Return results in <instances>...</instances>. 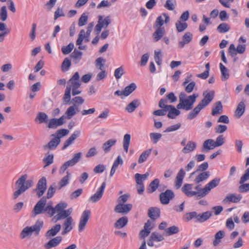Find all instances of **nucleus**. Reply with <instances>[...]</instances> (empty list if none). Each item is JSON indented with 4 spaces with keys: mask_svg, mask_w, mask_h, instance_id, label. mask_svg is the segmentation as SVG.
Returning <instances> with one entry per match:
<instances>
[{
    "mask_svg": "<svg viewBox=\"0 0 249 249\" xmlns=\"http://www.w3.org/2000/svg\"><path fill=\"white\" fill-rule=\"evenodd\" d=\"M214 91H205L203 93L204 98L187 115V119L191 120L195 118L199 113L200 111L207 107L213 100L214 97Z\"/></svg>",
    "mask_w": 249,
    "mask_h": 249,
    "instance_id": "f257e3e1",
    "label": "nucleus"
},
{
    "mask_svg": "<svg viewBox=\"0 0 249 249\" xmlns=\"http://www.w3.org/2000/svg\"><path fill=\"white\" fill-rule=\"evenodd\" d=\"M28 176L26 174L21 176L16 181V184L18 189L14 193V199L17 198L19 195L25 192L33 185L32 180H26Z\"/></svg>",
    "mask_w": 249,
    "mask_h": 249,
    "instance_id": "f03ea898",
    "label": "nucleus"
},
{
    "mask_svg": "<svg viewBox=\"0 0 249 249\" xmlns=\"http://www.w3.org/2000/svg\"><path fill=\"white\" fill-rule=\"evenodd\" d=\"M198 97V94H193L187 97L182 102L179 103L177 106L178 109H182L185 110H190L193 107V105L196 101V99Z\"/></svg>",
    "mask_w": 249,
    "mask_h": 249,
    "instance_id": "7ed1b4c3",
    "label": "nucleus"
},
{
    "mask_svg": "<svg viewBox=\"0 0 249 249\" xmlns=\"http://www.w3.org/2000/svg\"><path fill=\"white\" fill-rule=\"evenodd\" d=\"M94 26V22H92L89 24L87 27V30L85 35V32L84 29L80 31L78 37L76 41L77 45H80L82 44L83 40L85 39V41L87 42L89 40V36L92 31V28Z\"/></svg>",
    "mask_w": 249,
    "mask_h": 249,
    "instance_id": "20e7f679",
    "label": "nucleus"
},
{
    "mask_svg": "<svg viewBox=\"0 0 249 249\" xmlns=\"http://www.w3.org/2000/svg\"><path fill=\"white\" fill-rule=\"evenodd\" d=\"M249 180V168L246 170L244 174L241 177L239 180L240 185L238 188L240 193H245L249 191V183H244Z\"/></svg>",
    "mask_w": 249,
    "mask_h": 249,
    "instance_id": "39448f33",
    "label": "nucleus"
},
{
    "mask_svg": "<svg viewBox=\"0 0 249 249\" xmlns=\"http://www.w3.org/2000/svg\"><path fill=\"white\" fill-rule=\"evenodd\" d=\"M175 194L172 190L167 189L160 194V202L163 205H167L169 203L170 200L175 197Z\"/></svg>",
    "mask_w": 249,
    "mask_h": 249,
    "instance_id": "423d86ee",
    "label": "nucleus"
},
{
    "mask_svg": "<svg viewBox=\"0 0 249 249\" xmlns=\"http://www.w3.org/2000/svg\"><path fill=\"white\" fill-rule=\"evenodd\" d=\"M46 202V198L44 196L36 203L32 211L33 217H35L36 215L42 213L43 211H44Z\"/></svg>",
    "mask_w": 249,
    "mask_h": 249,
    "instance_id": "0eeeda50",
    "label": "nucleus"
},
{
    "mask_svg": "<svg viewBox=\"0 0 249 249\" xmlns=\"http://www.w3.org/2000/svg\"><path fill=\"white\" fill-rule=\"evenodd\" d=\"M47 189V181L45 177H42L38 181L36 191L38 197L43 196Z\"/></svg>",
    "mask_w": 249,
    "mask_h": 249,
    "instance_id": "6e6552de",
    "label": "nucleus"
},
{
    "mask_svg": "<svg viewBox=\"0 0 249 249\" xmlns=\"http://www.w3.org/2000/svg\"><path fill=\"white\" fill-rule=\"evenodd\" d=\"M220 182V179L215 178L208 183L203 188V192L201 194V196H206L211 190V189L217 187Z\"/></svg>",
    "mask_w": 249,
    "mask_h": 249,
    "instance_id": "1a4fd4ad",
    "label": "nucleus"
},
{
    "mask_svg": "<svg viewBox=\"0 0 249 249\" xmlns=\"http://www.w3.org/2000/svg\"><path fill=\"white\" fill-rule=\"evenodd\" d=\"M81 85L79 74L78 72H76L68 81L67 86H69L70 89H71L73 88L78 89Z\"/></svg>",
    "mask_w": 249,
    "mask_h": 249,
    "instance_id": "9d476101",
    "label": "nucleus"
},
{
    "mask_svg": "<svg viewBox=\"0 0 249 249\" xmlns=\"http://www.w3.org/2000/svg\"><path fill=\"white\" fill-rule=\"evenodd\" d=\"M90 214V211L89 210H86L83 212L81 216L78 225V231L79 232L82 231L84 229L89 219Z\"/></svg>",
    "mask_w": 249,
    "mask_h": 249,
    "instance_id": "9b49d317",
    "label": "nucleus"
},
{
    "mask_svg": "<svg viewBox=\"0 0 249 249\" xmlns=\"http://www.w3.org/2000/svg\"><path fill=\"white\" fill-rule=\"evenodd\" d=\"M106 183L103 182L101 186L98 189L97 192L89 198V201L92 203L98 201L102 197L106 187Z\"/></svg>",
    "mask_w": 249,
    "mask_h": 249,
    "instance_id": "f8f14e48",
    "label": "nucleus"
},
{
    "mask_svg": "<svg viewBox=\"0 0 249 249\" xmlns=\"http://www.w3.org/2000/svg\"><path fill=\"white\" fill-rule=\"evenodd\" d=\"M66 119L65 115H62L59 119L53 118L49 120L48 127L49 128H56L58 126L62 125L64 123V120Z\"/></svg>",
    "mask_w": 249,
    "mask_h": 249,
    "instance_id": "ddd939ff",
    "label": "nucleus"
},
{
    "mask_svg": "<svg viewBox=\"0 0 249 249\" xmlns=\"http://www.w3.org/2000/svg\"><path fill=\"white\" fill-rule=\"evenodd\" d=\"M242 196L241 195H238L235 194H230L226 196L225 198L222 200L223 204H227L230 203H238L242 199Z\"/></svg>",
    "mask_w": 249,
    "mask_h": 249,
    "instance_id": "4468645a",
    "label": "nucleus"
},
{
    "mask_svg": "<svg viewBox=\"0 0 249 249\" xmlns=\"http://www.w3.org/2000/svg\"><path fill=\"white\" fill-rule=\"evenodd\" d=\"M132 205L131 204H118L116 206L114 209L115 212L122 213H127L132 209Z\"/></svg>",
    "mask_w": 249,
    "mask_h": 249,
    "instance_id": "2eb2a0df",
    "label": "nucleus"
},
{
    "mask_svg": "<svg viewBox=\"0 0 249 249\" xmlns=\"http://www.w3.org/2000/svg\"><path fill=\"white\" fill-rule=\"evenodd\" d=\"M62 237L57 236L50 240L47 243L44 244V247L45 249H51L57 247L61 242Z\"/></svg>",
    "mask_w": 249,
    "mask_h": 249,
    "instance_id": "dca6fc26",
    "label": "nucleus"
},
{
    "mask_svg": "<svg viewBox=\"0 0 249 249\" xmlns=\"http://www.w3.org/2000/svg\"><path fill=\"white\" fill-rule=\"evenodd\" d=\"M214 148L215 147L214 144V140L209 139L203 142L201 151L202 152H208Z\"/></svg>",
    "mask_w": 249,
    "mask_h": 249,
    "instance_id": "f3484780",
    "label": "nucleus"
},
{
    "mask_svg": "<svg viewBox=\"0 0 249 249\" xmlns=\"http://www.w3.org/2000/svg\"><path fill=\"white\" fill-rule=\"evenodd\" d=\"M166 109L167 111H168L167 117L170 119H175L176 117L178 116L180 113V111L179 110V109L176 108L172 105L166 106Z\"/></svg>",
    "mask_w": 249,
    "mask_h": 249,
    "instance_id": "a211bd4d",
    "label": "nucleus"
},
{
    "mask_svg": "<svg viewBox=\"0 0 249 249\" xmlns=\"http://www.w3.org/2000/svg\"><path fill=\"white\" fill-rule=\"evenodd\" d=\"M185 175V172L184 169L181 168L178 173L175 179V186L177 189H179L181 186Z\"/></svg>",
    "mask_w": 249,
    "mask_h": 249,
    "instance_id": "6ab92c4d",
    "label": "nucleus"
},
{
    "mask_svg": "<svg viewBox=\"0 0 249 249\" xmlns=\"http://www.w3.org/2000/svg\"><path fill=\"white\" fill-rule=\"evenodd\" d=\"M61 228V226L60 224L55 225L45 233V237L47 239H50L52 237L55 236L60 231Z\"/></svg>",
    "mask_w": 249,
    "mask_h": 249,
    "instance_id": "aec40b11",
    "label": "nucleus"
},
{
    "mask_svg": "<svg viewBox=\"0 0 249 249\" xmlns=\"http://www.w3.org/2000/svg\"><path fill=\"white\" fill-rule=\"evenodd\" d=\"M60 142V140L58 138L54 137L46 145H43V147L44 150L50 149L51 150H54Z\"/></svg>",
    "mask_w": 249,
    "mask_h": 249,
    "instance_id": "412c9836",
    "label": "nucleus"
},
{
    "mask_svg": "<svg viewBox=\"0 0 249 249\" xmlns=\"http://www.w3.org/2000/svg\"><path fill=\"white\" fill-rule=\"evenodd\" d=\"M72 221L73 219L71 217H69L66 219V220L64 221V223L63 224L64 230L61 232L62 235L66 234L72 230V226H71V224Z\"/></svg>",
    "mask_w": 249,
    "mask_h": 249,
    "instance_id": "4be33fe9",
    "label": "nucleus"
},
{
    "mask_svg": "<svg viewBox=\"0 0 249 249\" xmlns=\"http://www.w3.org/2000/svg\"><path fill=\"white\" fill-rule=\"evenodd\" d=\"M117 142L116 139H111L107 140L102 145V149L105 153H107L111 150L112 146H114Z\"/></svg>",
    "mask_w": 249,
    "mask_h": 249,
    "instance_id": "5701e85b",
    "label": "nucleus"
},
{
    "mask_svg": "<svg viewBox=\"0 0 249 249\" xmlns=\"http://www.w3.org/2000/svg\"><path fill=\"white\" fill-rule=\"evenodd\" d=\"M193 38V34L190 32H186L182 36V40L178 43V46L180 48L184 47L186 44L190 43Z\"/></svg>",
    "mask_w": 249,
    "mask_h": 249,
    "instance_id": "b1692460",
    "label": "nucleus"
},
{
    "mask_svg": "<svg viewBox=\"0 0 249 249\" xmlns=\"http://www.w3.org/2000/svg\"><path fill=\"white\" fill-rule=\"evenodd\" d=\"M192 184L186 183L182 187L181 190L188 197H192L196 195V191H192Z\"/></svg>",
    "mask_w": 249,
    "mask_h": 249,
    "instance_id": "393cba45",
    "label": "nucleus"
},
{
    "mask_svg": "<svg viewBox=\"0 0 249 249\" xmlns=\"http://www.w3.org/2000/svg\"><path fill=\"white\" fill-rule=\"evenodd\" d=\"M196 143L192 141H189L185 147L182 149V152L184 154H187L193 152L196 148Z\"/></svg>",
    "mask_w": 249,
    "mask_h": 249,
    "instance_id": "a878e982",
    "label": "nucleus"
},
{
    "mask_svg": "<svg viewBox=\"0 0 249 249\" xmlns=\"http://www.w3.org/2000/svg\"><path fill=\"white\" fill-rule=\"evenodd\" d=\"M148 215L151 219L155 220L160 216V210L156 207H151L148 210Z\"/></svg>",
    "mask_w": 249,
    "mask_h": 249,
    "instance_id": "bb28decb",
    "label": "nucleus"
},
{
    "mask_svg": "<svg viewBox=\"0 0 249 249\" xmlns=\"http://www.w3.org/2000/svg\"><path fill=\"white\" fill-rule=\"evenodd\" d=\"M76 110L79 111L78 108L76 107L75 105L70 107L66 110L64 115L66 116V119H71L74 115L76 114Z\"/></svg>",
    "mask_w": 249,
    "mask_h": 249,
    "instance_id": "cd10ccee",
    "label": "nucleus"
},
{
    "mask_svg": "<svg viewBox=\"0 0 249 249\" xmlns=\"http://www.w3.org/2000/svg\"><path fill=\"white\" fill-rule=\"evenodd\" d=\"M81 155L82 154L81 152H78L74 154L72 159L65 162L67 166L68 167H71L75 165L80 160V159L81 157Z\"/></svg>",
    "mask_w": 249,
    "mask_h": 249,
    "instance_id": "c85d7f7f",
    "label": "nucleus"
},
{
    "mask_svg": "<svg viewBox=\"0 0 249 249\" xmlns=\"http://www.w3.org/2000/svg\"><path fill=\"white\" fill-rule=\"evenodd\" d=\"M210 173L208 171L202 172L196 177L194 181L196 183L198 184L207 179L210 177Z\"/></svg>",
    "mask_w": 249,
    "mask_h": 249,
    "instance_id": "c756f323",
    "label": "nucleus"
},
{
    "mask_svg": "<svg viewBox=\"0 0 249 249\" xmlns=\"http://www.w3.org/2000/svg\"><path fill=\"white\" fill-rule=\"evenodd\" d=\"M140 105L138 100L135 99L129 103L125 108V110L129 113L133 112Z\"/></svg>",
    "mask_w": 249,
    "mask_h": 249,
    "instance_id": "7c9ffc66",
    "label": "nucleus"
},
{
    "mask_svg": "<svg viewBox=\"0 0 249 249\" xmlns=\"http://www.w3.org/2000/svg\"><path fill=\"white\" fill-rule=\"evenodd\" d=\"M35 121H38L39 124L47 123L49 121L48 116L45 112H39L37 113Z\"/></svg>",
    "mask_w": 249,
    "mask_h": 249,
    "instance_id": "2f4dec72",
    "label": "nucleus"
},
{
    "mask_svg": "<svg viewBox=\"0 0 249 249\" xmlns=\"http://www.w3.org/2000/svg\"><path fill=\"white\" fill-rule=\"evenodd\" d=\"M165 33L164 28H157L156 31L153 33V36L155 42L159 40Z\"/></svg>",
    "mask_w": 249,
    "mask_h": 249,
    "instance_id": "473e14b6",
    "label": "nucleus"
},
{
    "mask_svg": "<svg viewBox=\"0 0 249 249\" xmlns=\"http://www.w3.org/2000/svg\"><path fill=\"white\" fill-rule=\"evenodd\" d=\"M128 222V218L126 216H123L118 219L114 224V227L117 229H121L124 227Z\"/></svg>",
    "mask_w": 249,
    "mask_h": 249,
    "instance_id": "72a5a7b5",
    "label": "nucleus"
},
{
    "mask_svg": "<svg viewBox=\"0 0 249 249\" xmlns=\"http://www.w3.org/2000/svg\"><path fill=\"white\" fill-rule=\"evenodd\" d=\"M219 68L221 73L222 80L225 81L227 80L230 76L228 70L221 63L219 64Z\"/></svg>",
    "mask_w": 249,
    "mask_h": 249,
    "instance_id": "f704fd0d",
    "label": "nucleus"
},
{
    "mask_svg": "<svg viewBox=\"0 0 249 249\" xmlns=\"http://www.w3.org/2000/svg\"><path fill=\"white\" fill-rule=\"evenodd\" d=\"M223 112V107L220 101L215 103V107L212 109V115L216 116L222 113Z\"/></svg>",
    "mask_w": 249,
    "mask_h": 249,
    "instance_id": "c9c22d12",
    "label": "nucleus"
},
{
    "mask_svg": "<svg viewBox=\"0 0 249 249\" xmlns=\"http://www.w3.org/2000/svg\"><path fill=\"white\" fill-rule=\"evenodd\" d=\"M160 184V180L158 178L154 179L149 184V188L147 189L149 193L154 192L158 188Z\"/></svg>",
    "mask_w": 249,
    "mask_h": 249,
    "instance_id": "e433bc0d",
    "label": "nucleus"
},
{
    "mask_svg": "<svg viewBox=\"0 0 249 249\" xmlns=\"http://www.w3.org/2000/svg\"><path fill=\"white\" fill-rule=\"evenodd\" d=\"M131 136L129 134H126L123 138V148L126 153L128 152L129 146L130 143Z\"/></svg>",
    "mask_w": 249,
    "mask_h": 249,
    "instance_id": "4c0bfd02",
    "label": "nucleus"
},
{
    "mask_svg": "<svg viewBox=\"0 0 249 249\" xmlns=\"http://www.w3.org/2000/svg\"><path fill=\"white\" fill-rule=\"evenodd\" d=\"M245 109V105L243 102H240L236 108L235 115L237 118H240L244 113Z\"/></svg>",
    "mask_w": 249,
    "mask_h": 249,
    "instance_id": "58836bf2",
    "label": "nucleus"
},
{
    "mask_svg": "<svg viewBox=\"0 0 249 249\" xmlns=\"http://www.w3.org/2000/svg\"><path fill=\"white\" fill-rule=\"evenodd\" d=\"M43 225V222L41 220H37L32 226H31L33 232H35L36 235H38Z\"/></svg>",
    "mask_w": 249,
    "mask_h": 249,
    "instance_id": "ea45409f",
    "label": "nucleus"
},
{
    "mask_svg": "<svg viewBox=\"0 0 249 249\" xmlns=\"http://www.w3.org/2000/svg\"><path fill=\"white\" fill-rule=\"evenodd\" d=\"M225 236V232L223 231H218L214 236V240L213 241V245L214 247L217 246L221 242V239Z\"/></svg>",
    "mask_w": 249,
    "mask_h": 249,
    "instance_id": "a19ab883",
    "label": "nucleus"
},
{
    "mask_svg": "<svg viewBox=\"0 0 249 249\" xmlns=\"http://www.w3.org/2000/svg\"><path fill=\"white\" fill-rule=\"evenodd\" d=\"M136 85L132 83L129 85L126 86L123 90V93H124V96L126 97L129 95L134 90L136 89Z\"/></svg>",
    "mask_w": 249,
    "mask_h": 249,
    "instance_id": "79ce46f5",
    "label": "nucleus"
},
{
    "mask_svg": "<svg viewBox=\"0 0 249 249\" xmlns=\"http://www.w3.org/2000/svg\"><path fill=\"white\" fill-rule=\"evenodd\" d=\"M151 152L152 149H149L142 152L138 159V163L141 164L144 162L151 154Z\"/></svg>",
    "mask_w": 249,
    "mask_h": 249,
    "instance_id": "37998d69",
    "label": "nucleus"
},
{
    "mask_svg": "<svg viewBox=\"0 0 249 249\" xmlns=\"http://www.w3.org/2000/svg\"><path fill=\"white\" fill-rule=\"evenodd\" d=\"M212 215V212L207 211L198 214V222L202 223L207 220Z\"/></svg>",
    "mask_w": 249,
    "mask_h": 249,
    "instance_id": "c03bdc74",
    "label": "nucleus"
},
{
    "mask_svg": "<svg viewBox=\"0 0 249 249\" xmlns=\"http://www.w3.org/2000/svg\"><path fill=\"white\" fill-rule=\"evenodd\" d=\"M33 232L31 228L27 226L22 230L20 234V237L21 239H24L28 236H31Z\"/></svg>",
    "mask_w": 249,
    "mask_h": 249,
    "instance_id": "a18cd8bd",
    "label": "nucleus"
},
{
    "mask_svg": "<svg viewBox=\"0 0 249 249\" xmlns=\"http://www.w3.org/2000/svg\"><path fill=\"white\" fill-rule=\"evenodd\" d=\"M179 231V228L176 226H172L165 229V232L168 236H170L171 235L178 233Z\"/></svg>",
    "mask_w": 249,
    "mask_h": 249,
    "instance_id": "49530a36",
    "label": "nucleus"
},
{
    "mask_svg": "<svg viewBox=\"0 0 249 249\" xmlns=\"http://www.w3.org/2000/svg\"><path fill=\"white\" fill-rule=\"evenodd\" d=\"M70 174L67 172V176L64 177L59 182L58 190H60L62 187L67 185L69 183Z\"/></svg>",
    "mask_w": 249,
    "mask_h": 249,
    "instance_id": "de8ad7c7",
    "label": "nucleus"
},
{
    "mask_svg": "<svg viewBox=\"0 0 249 249\" xmlns=\"http://www.w3.org/2000/svg\"><path fill=\"white\" fill-rule=\"evenodd\" d=\"M230 29V26L226 23H222L220 24L217 28V30L220 33H226L228 32Z\"/></svg>",
    "mask_w": 249,
    "mask_h": 249,
    "instance_id": "09e8293b",
    "label": "nucleus"
},
{
    "mask_svg": "<svg viewBox=\"0 0 249 249\" xmlns=\"http://www.w3.org/2000/svg\"><path fill=\"white\" fill-rule=\"evenodd\" d=\"M69 133V130L66 129H61L56 131L54 135L55 138H58L59 140L63 137L68 135Z\"/></svg>",
    "mask_w": 249,
    "mask_h": 249,
    "instance_id": "8fccbe9b",
    "label": "nucleus"
},
{
    "mask_svg": "<svg viewBox=\"0 0 249 249\" xmlns=\"http://www.w3.org/2000/svg\"><path fill=\"white\" fill-rule=\"evenodd\" d=\"M68 218L67 215L66 214V212L64 211V210L59 212L57 213V214L55 215L53 218V220H54L55 222H56L57 221L63 219H67Z\"/></svg>",
    "mask_w": 249,
    "mask_h": 249,
    "instance_id": "3c124183",
    "label": "nucleus"
},
{
    "mask_svg": "<svg viewBox=\"0 0 249 249\" xmlns=\"http://www.w3.org/2000/svg\"><path fill=\"white\" fill-rule=\"evenodd\" d=\"M150 138L153 143L156 144L161 139L162 135L160 133H151Z\"/></svg>",
    "mask_w": 249,
    "mask_h": 249,
    "instance_id": "603ef678",
    "label": "nucleus"
},
{
    "mask_svg": "<svg viewBox=\"0 0 249 249\" xmlns=\"http://www.w3.org/2000/svg\"><path fill=\"white\" fill-rule=\"evenodd\" d=\"M73 43H70L66 46H63L61 48V51L64 54H68L72 51V50L73 49Z\"/></svg>",
    "mask_w": 249,
    "mask_h": 249,
    "instance_id": "864d4df0",
    "label": "nucleus"
},
{
    "mask_svg": "<svg viewBox=\"0 0 249 249\" xmlns=\"http://www.w3.org/2000/svg\"><path fill=\"white\" fill-rule=\"evenodd\" d=\"M98 18V21H101V24L103 25V27L105 28H107L111 22L110 18L109 16H107L104 19H103V17L99 16Z\"/></svg>",
    "mask_w": 249,
    "mask_h": 249,
    "instance_id": "5fc2aeb1",
    "label": "nucleus"
},
{
    "mask_svg": "<svg viewBox=\"0 0 249 249\" xmlns=\"http://www.w3.org/2000/svg\"><path fill=\"white\" fill-rule=\"evenodd\" d=\"M176 27L178 32H182L187 28L188 25L186 22L182 23L180 21H178L176 23Z\"/></svg>",
    "mask_w": 249,
    "mask_h": 249,
    "instance_id": "6e6d98bb",
    "label": "nucleus"
},
{
    "mask_svg": "<svg viewBox=\"0 0 249 249\" xmlns=\"http://www.w3.org/2000/svg\"><path fill=\"white\" fill-rule=\"evenodd\" d=\"M71 66V61L68 58H66L62 63L61 69L62 71H67Z\"/></svg>",
    "mask_w": 249,
    "mask_h": 249,
    "instance_id": "4d7b16f0",
    "label": "nucleus"
},
{
    "mask_svg": "<svg viewBox=\"0 0 249 249\" xmlns=\"http://www.w3.org/2000/svg\"><path fill=\"white\" fill-rule=\"evenodd\" d=\"M150 236L151 239L156 242H160L164 239L162 235L157 232H152Z\"/></svg>",
    "mask_w": 249,
    "mask_h": 249,
    "instance_id": "13d9d810",
    "label": "nucleus"
},
{
    "mask_svg": "<svg viewBox=\"0 0 249 249\" xmlns=\"http://www.w3.org/2000/svg\"><path fill=\"white\" fill-rule=\"evenodd\" d=\"M225 139L223 135H219L216 139L215 141H214L215 147H219L225 143Z\"/></svg>",
    "mask_w": 249,
    "mask_h": 249,
    "instance_id": "bf43d9fd",
    "label": "nucleus"
},
{
    "mask_svg": "<svg viewBox=\"0 0 249 249\" xmlns=\"http://www.w3.org/2000/svg\"><path fill=\"white\" fill-rule=\"evenodd\" d=\"M7 18V11L6 7L3 6L1 7L0 10V19L2 21H4Z\"/></svg>",
    "mask_w": 249,
    "mask_h": 249,
    "instance_id": "052dcab7",
    "label": "nucleus"
},
{
    "mask_svg": "<svg viewBox=\"0 0 249 249\" xmlns=\"http://www.w3.org/2000/svg\"><path fill=\"white\" fill-rule=\"evenodd\" d=\"M71 92V89L69 88V86H67L65 89V94L63 97L64 101L65 102L66 104L68 103L70 101Z\"/></svg>",
    "mask_w": 249,
    "mask_h": 249,
    "instance_id": "680f3d73",
    "label": "nucleus"
},
{
    "mask_svg": "<svg viewBox=\"0 0 249 249\" xmlns=\"http://www.w3.org/2000/svg\"><path fill=\"white\" fill-rule=\"evenodd\" d=\"M82 55V53L76 49H74V51L71 53V56L75 60H78L79 62Z\"/></svg>",
    "mask_w": 249,
    "mask_h": 249,
    "instance_id": "e2e57ef3",
    "label": "nucleus"
},
{
    "mask_svg": "<svg viewBox=\"0 0 249 249\" xmlns=\"http://www.w3.org/2000/svg\"><path fill=\"white\" fill-rule=\"evenodd\" d=\"M198 214L196 212H192L187 213L186 215V218L187 221H190L191 220L195 218L196 221L198 222Z\"/></svg>",
    "mask_w": 249,
    "mask_h": 249,
    "instance_id": "0e129e2a",
    "label": "nucleus"
},
{
    "mask_svg": "<svg viewBox=\"0 0 249 249\" xmlns=\"http://www.w3.org/2000/svg\"><path fill=\"white\" fill-rule=\"evenodd\" d=\"M55 191L56 185L54 183L48 188L47 193V198L48 199L51 198L53 196Z\"/></svg>",
    "mask_w": 249,
    "mask_h": 249,
    "instance_id": "69168bd1",
    "label": "nucleus"
},
{
    "mask_svg": "<svg viewBox=\"0 0 249 249\" xmlns=\"http://www.w3.org/2000/svg\"><path fill=\"white\" fill-rule=\"evenodd\" d=\"M124 74V69L123 66L115 69L114 71V76L116 79H120Z\"/></svg>",
    "mask_w": 249,
    "mask_h": 249,
    "instance_id": "338daca9",
    "label": "nucleus"
},
{
    "mask_svg": "<svg viewBox=\"0 0 249 249\" xmlns=\"http://www.w3.org/2000/svg\"><path fill=\"white\" fill-rule=\"evenodd\" d=\"M175 0H167L164 5V7L169 10H173L175 8Z\"/></svg>",
    "mask_w": 249,
    "mask_h": 249,
    "instance_id": "774afa93",
    "label": "nucleus"
}]
</instances>
